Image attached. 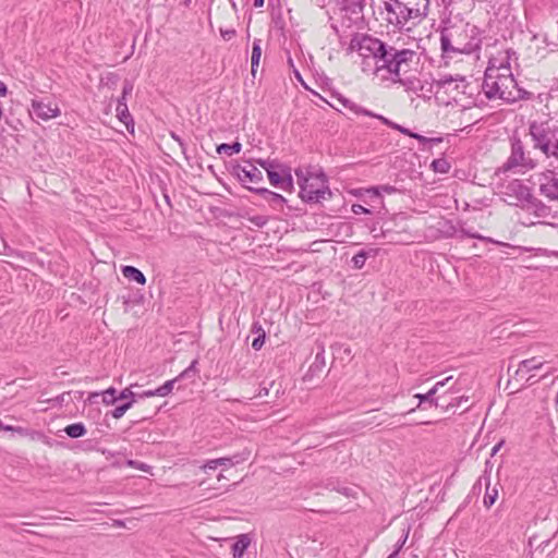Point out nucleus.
<instances>
[{"mask_svg":"<svg viewBox=\"0 0 558 558\" xmlns=\"http://www.w3.org/2000/svg\"><path fill=\"white\" fill-rule=\"evenodd\" d=\"M483 92L489 100L515 102L531 98V94L521 88L513 77L508 61L490 60L484 74Z\"/></svg>","mask_w":558,"mask_h":558,"instance_id":"f257e3e1","label":"nucleus"},{"mask_svg":"<svg viewBox=\"0 0 558 558\" xmlns=\"http://www.w3.org/2000/svg\"><path fill=\"white\" fill-rule=\"evenodd\" d=\"M349 50L356 51L363 59L364 65H367V61L372 60L376 74L385 72V75H387L392 66L400 64L399 62L408 58L407 53H403V49H397L368 35H355L350 41ZM363 71H366L365 66H363Z\"/></svg>","mask_w":558,"mask_h":558,"instance_id":"f03ea898","label":"nucleus"},{"mask_svg":"<svg viewBox=\"0 0 558 558\" xmlns=\"http://www.w3.org/2000/svg\"><path fill=\"white\" fill-rule=\"evenodd\" d=\"M386 21L399 31L411 32L428 15L429 0H383Z\"/></svg>","mask_w":558,"mask_h":558,"instance_id":"7ed1b4c3","label":"nucleus"},{"mask_svg":"<svg viewBox=\"0 0 558 558\" xmlns=\"http://www.w3.org/2000/svg\"><path fill=\"white\" fill-rule=\"evenodd\" d=\"M407 53V60L399 62L383 78L390 80L393 83L401 84L408 92L415 94L417 97H429L432 93V84L417 77V68L420 64V54L412 49H403Z\"/></svg>","mask_w":558,"mask_h":558,"instance_id":"20e7f679","label":"nucleus"},{"mask_svg":"<svg viewBox=\"0 0 558 558\" xmlns=\"http://www.w3.org/2000/svg\"><path fill=\"white\" fill-rule=\"evenodd\" d=\"M533 148L558 162V119L547 118L529 123Z\"/></svg>","mask_w":558,"mask_h":558,"instance_id":"39448f33","label":"nucleus"},{"mask_svg":"<svg viewBox=\"0 0 558 558\" xmlns=\"http://www.w3.org/2000/svg\"><path fill=\"white\" fill-rule=\"evenodd\" d=\"M510 151L507 160L496 169V174H506L508 172L525 173L537 167V160L532 157L531 150L524 142L518 136L512 135L509 138Z\"/></svg>","mask_w":558,"mask_h":558,"instance_id":"423d86ee","label":"nucleus"},{"mask_svg":"<svg viewBox=\"0 0 558 558\" xmlns=\"http://www.w3.org/2000/svg\"><path fill=\"white\" fill-rule=\"evenodd\" d=\"M466 34L456 28H445L440 33V48L442 57L452 58L458 53L471 54L480 48V39L464 41Z\"/></svg>","mask_w":558,"mask_h":558,"instance_id":"0eeeda50","label":"nucleus"},{"mask_svg":"<svg viewBox=\"0 0 558 558\" xmlns=\"http://www.w3.org/2000/svg\"><path fill=\"white\" fill-rule=\"evenodd\" d=\"M295 175L300 185V196L304 202L318 203L330 195L328 186L325 185V175L312 177L308 170L296 169Z\"/></svg>","mask_w":558,"mask_h":558,"instance_id":"6e6552de","label":"nucleus"},{"mask_svg":"<svg viewBox=\"0 0 558 558\" xmlns=\"http://www.w3.org/2000/svg\"><path fill=\"white\" fill-rule=\"evenodd\" d=\"M541 195L549 201H558V175L554 170L545 169L536 174Z\"/></svg>","mask_w":558,"mask_h":558,"instance_id":"1a4fd4ad","label":"nucleus"},{"mask_svg":"<svg viewBox=\"0 0 558 558\" xmlns=\"http://www.w3.org/2000/svg\"><path fill=\"white\" fill-rule=\"evenodd\" d=\"M504 194L508 197H513L515 199V205L521 204V206H523L533 195L531 189L523 184V182L519 179L510 181L505 186Z\"/></svg>","mask_w":558,"mask_h":558,"instance_id":"9d476101","label":"nucleus"},{"mask_svg":"<svg viewBox=\"0 0 558 558\" xmlns=\"http://www.w3.org/2000/svg\"><path fill=\"white\" fill-rule=\"evenodd\" d=\"M271 185L289 191L293 187L291 169L284 165L276 170H269L267 174Z\"/></svg>","mask_w":558,"mask_h":558,"instance_id":"9b49d317","label":"nucleus"},{"mask_svg":"<svg viewBox=\"0 0 558 558\" xmlns=\"http://www.w3.org/2000/svg\"><path fill=\"white\" fill-rule=\"evenodd\" d=\"M32 111L37 118L46 121L60 114V109L56 104L45 102L43 100H34Z\"/></svg>","mask_w":558,"mask_h":558,"instance_id":"f8f14e48","label":"nucleus"},{"mask_svg":"<svg viewBox=\"0 0 558 558\" xmlns=\"http://www.w3.org/2000/svg\"><path fill=\"white\" fill-rule=\"evenodd\" d=\"M238 179L243 183L258 184L263 181V173L255 166L250 165L248 168L236 166L233 169Z\"/></svg>","mask_w":558,"mask_h":558,"instance_id":"ddd939ff","label":"nucleus"},{"mask_svg":"<svg viewBox=\"0 0 558 558\" xmlns=\"http://www.w3.org/2000/svg\"><path fill=\"white\" fill-rule=\"evenodd\" d=\"M196 364H197V361H193L192 364L186 369H184L179 376H177L175 378H173L171 380H167L162 386L155 389V393H158L159 397L168 396L173 390L174 384L177 381H179L185 377H189L192 372L193 373L195 372Z\"/></svg>","mask_w":558,"mask_h":558,"instance_id":"4468645a","label":"nucleus"},{"mask_svg":"<svg viewBox=\"0 0 558 558\" xmlns=\"http://www.w3.org/2000/svg\"><path fill=\"white\" fill-rule=\"evenodd\" d=\"M522 208L534 214L537 218H546L550 215V208L534 195L527 199Z\"/></svg>","mask_w":558,"mask_h":558,"instance_id":"2eb2a0df","label":"nucleus"},{"mask_svg":"<svg viewBox=\"0 0 558 558\" xmlns=\"http://www.w3.org/2000/svg\"><path fill=\"white\" fill-rule=\"evenodd\" d=\"M545 363H546V361L538 356H533L531 359L523 360L519 363V367H518L515 374H517V376L523 377L525 374L530 373L531 371L541 369Z\"/></svg>","mask_w":558,"mask_h":558,"instance_id":"dca6fc26","label":"nucleus"},{"mask_svg":"<svg viewBox=\"0 0 558 558\" xmlns=\"http://www.w3.org/2000/svg\"><path fill=\"white\" fill-rule=\"evenodd\" d=\"M337 100L342 105L343 108L348 109L349 111H351L352 113L359 116V114H363V116H367V117H371V118H374L375 113L361 107L360 105L355 104L354 101L343 97V96H339L337 98Z\"/></svg>","mask_w":558,"mask_h":558,"instance_id":"f3484780","label":"nucleus"},{"mask_svg":"<svg viewBox=\"0 0 558 558\" xmlns=\"http://www.w3.org/2000/svg\"><path fill=\"white\" fill-rule=\"evenodd\" d=\"M442 383H436L432 389L426 393H416L414 398L418 399L416 408H421L424 402H428L432 405L438 407V399L434 396L440 390Z\"/></svg>","mask_w":558,"mask_h":558,"instance_id":"a211bd4d","label":"nucleus"},{"mask_svg":"<svg viewBox=\"0 0 558 558\" xmlns=\"http://www.w3.org/2000/svg\"><path fill=\"white\" fill-rule=\"evenodd\" d=\"M326 489L328 490H335V492H338L340 493L341 495L345 496V497H353L355 498L356 497V493H357V486H344V485H341L340 482L338 481H328L326 483Z\"/></svg>","mask_w":558,"mask_h":558,"instance_id":"6ab92c4d","label":"nucleus"},{"mask_svg":"<svg viewBox=\"0 0 558 558\" xmlns=\"http://www.w3.org/2000/svg\"><path fill=\"white\" fill-rule=\"evenodd\" d=\"M250 544L251 537L247 534L239 535L232 546L233 558H242Z\"/></svg>","mask_w":558,"mask_h":558,"instance_id":"aec40b11","label":"nucleus"},{"mask_svg":"<svg viewBox=\"0 0 558 558\" xmlns=\"http://www.w3.org/2000/svg\"><path fill=\"white\" fill-rule=\"evenodd\" d=\"M377 255V250H361L352 257V264L355 269H362L365 265V262L368 257H375Z\"/></svg>","mask_w":558,"mask_h":558,"instance_id":"412c9836","label":"nucleus"},{"mask_svg":"<svg viewBox=\"0 0 558 558\" xmlns=\"http://www.w3.org/2000/svg\"><path fill=\"white\" fill-rule=\"evenodd\" d=\"M262 57V40L260 39H254L253 47H252V56H251V71L252 75L255 76L257 68L259 65Z\"/></svg>","mask_w":558,"mask_h":558,"instance_id":"4be33fe9","label":"nucleus"},{"mask_svg":"<svg viewBox=\"0 0 558 558\" xmlns=\"http://www.w3.org/2000/svg\"><path fill=\"white\" fill-rule=\"evenodd\" d=\"M250 191L263 195L269 202L274 204H282L286 202L284 197L278 193L271 192L265 187L247 186Z\"/></svg>","mask_w":558,"mask_h":558,"instance_id":"5701e85b","label":"nucleus"},{"mask_svg":"<svg viewBox=\"0 0 558 558\" xmlns=\"http://www.w3.org/2000/svg\"><path fill=\"white\" fill-rule=\"evenodd\" d=\"M122 274L129 280L135 281L142 286H144L146 283V278H145L144 274L134 266L122 267Z\"/></svg>","mask_w":558,"mask_h":558,"instance_id":"b1692460","label":"nucleus"},{"mask_svg":"<svg viewBox=\"0 0 558 558\" xmlns=\"http://www.w3.org/2000/svg\"><path fill=\"white\" fill-rule=\"evenodd\" d=\"M117 118L129 128L130 124H133V118L128 109L126 102L118 101L116 107Z\"/></svg>","mask_w":558,"mask_h":558,"instance_id":"393cba45","label":"nucleus"},{"mask_svg":"<svg viewBox=\"0 0 558 558\" xmlns=\"http://www.w3.org/2000/svg\"><path fill=\"white\" fill-rule=\"evenodd\" d=\"M325 365H326L325 348H324V345L319 344L318 351L316 352V355H315V360L312 363V365L310 366V372L313 374L320 373L323 371V368L325 367Z\"/></svg>","mask_w":558,"mask_h":558,"instance_id":"a878e982","label":"nucleus"},{"mask_svg":"<svg viewBox=\"0 0 558 558\" xmlns=\"http://www.w3.org/2000/svg\"><path fill=\"white\" fill-rule=\"evenodd\" d=\"M242 149V145L239 142H234L232 144H220L217 146L218 154H226L227 156H232L234 154L240 153Z\"/></svg>","mask_w":558,"mask_h":558,"instance_id":"bb28decb","label":"nucleus"},{"mask_svg":"<svg viewBox=\"0 0 558 558\" xmlns=\"http://www.w3.org/2000/svg\"><path fill=\"white\" fill-rule=\"evenodd\" d=\"M66 435L71 438H80L86 434V428L83 423L70 424L64 428Z\"/></svg>","mask_w":558,"mask_h":558,"instance_id":"cd10ccee","label":"nucleus"},{"mask_svg":"<svg viewBox=\"0 0 558 558\" xmlns=\"http://www.w3.org/2000/svg\"><path fill=\"white\" fill-rule=\"evenodd\" d=\"M541 525H542V529L550 531L549 537L546 541L542 542V544L547 545L549 543L550 538L554 537L558 532V520L546 518V519L542 520Z\"/></svg>","mask_w":558,"mask_h":558,"instance_id":"c85d7f7f","label":"nucleus"},{"mask_svg":"<svg viewBox=\"0 0 558 558\" xmlns=\"http://www.w3.org/2000/svg\"><path fill=\"white\" fill-rule=\"evenodd\" d=\"M497 497H498L497 488L496 487L490 488L489 482L486 481V493H485L484 499H483L485 507H487V508L492 507L496 502Z\"/></svg>","mask_w":558,"mask_h":558,"instance_id":"c756f323","label":"nucleus"},{"mask_svg":"<svg viewBox=\"0 0 558 558\" xmlns=\"http://www.w3.org/2000/svg\"><path fill=\"white\" fill-rule=\"evenodd\" d=\"M374 118L380 120L384 124L390 126L391 129H395V130L399 131L400 133L411 137V134H412L411 130H409L400 124H397L380 114L375 113Z\"/></svg>","mask_w":558,"mask_h":558,"instance_id":"7c9ffc66","label":"nucleus"},{"mask_svg":"<svg viewBox=\"0 0 558 558\" xmlns=\"http://www.w3.org/2000/svg\"><path fill=\"white\" fill-rule=\"evenodd\" d=\"M366 192L372 196L378 197L381 195V193L393 194L397 192V189L392 185L386 184V185L371 187Z\"/></svg>","mask_w":558,"mask_h":558,"instance_id":"2f4dec72","label":"nucleus"},{"mask_svg":"<svg viewBox=\"0 0 558 558\" xmlns=\"http://www.w3.org/2000/svg\"><path fill=\"white\" fill-rule=\"evenodd\" d=\"M133 403H134V400H129L128 402H125V403H123V404H121V405L117 407V408L112 411V413H111L112 417H114V418H117V420H118V418H121V417L125 414V412H126L129 409H131V407L133 405Z\"/></svg>","mask_w":558,"mask_h":558,"instance_id":"473e14b6","label":"nucleus"},{"mask_svg":"<svg viewBox=\"0 0 558 558\" xmlns=\"http://www.w3.org/2000/svg\"><path fill=\"white\" fill-rule=\"evenodd\" d=\"M117 390L113 387L108 388L102 392V401L106 404H113L118 401V396H116Z\"/></svg>","mask_w":558,"mask_h":558,"instance_id":"72a5a7b5","label":"nucleus"},{"mask_svg":"<svg viewBox=\"0 0 558 558\" xmlns=\"http://www.w3.org/2000/svg\"><path fill=\"white\" fill-rule=\"evenodd\" d=\"M432 167L436 172L447 173L449 171V163L446 159H436L432 162Z\"/></svg>","mask_w":558,"mask_h":558,"instance_id":"f704fd0d","label":"nucleus"},{"mask_svg":"<svg viewBox=\"0 0 558 558\" xmlns=\"http://www.w3.org/2000/svg\"><path fill=\"white\" fill-rule=\"evenodd\" d=\"M453 83H456V88L457 89L461 88L462 92L465 93V88L468 87V84H466L464 77H460L459 80H454L452 77H449V78H445L442 81V84L444 85H448V86H451Z\"/></svg>","mask_w":558,"mask_h":558,"instance_id":"c9c22d12","label":"nucleus"},{"mask_svg":"<svg viewBox=\"0 0 558 558\" xmlns=\"http://www.w3.org/2000/svg\"><path fill=\"white\" fill-rule=\"evenodd\" d=\"M257 163L264 168L267 172V174L269 173V170H276L278 169L280 166H282V163L276 161V160H264V159H258L257 160Z\"/></svg>","mask_w":558,"mask_h":558,"instance_id":"e433bc0d","label":"nucleus"},{"mask_svg":"<svg viewBox=\"0 0 558 558\" xmlns=\"http://www.w3.org/2000/svg\"><path fill=\"white\" fill-rule=\"evenodd\" d=\"M462 232L469 236V238H472V239H478V240H483V241H486V242H492V243H496L498 245H507L506 243H501V242H498V241H494L493 239L490 238H485L476 232H473L471 230H466V229H463Z\"/></svg>","mask_w":558,"mask_h":558,"instance_id":"4c0bfd02","label":"nucleus"},{"mask_svg":"<svg viewBox=\"0 0 558 558\" xmlns=\"http://www.w3.org/2000/svg\"><path fill=\"white\" fill-rule=\"evenodd\" d=\"M132 90H133V83L131 81L125 80L123 83L122 95L118 99V101L126 102V97L129 95H131Z\"/></svg>","mask_w":558,"mask_h":558,"instance_id":"58836bf2","label":"nucleus"},{"mask_svg":"<svg viewBox=\"0 0 558 558\" xmlns=\"http://www.w3.org/2000/svg\"><path fill=\"white\" fill-rule=\"evenodd\" d=\"M248 220L257 228H263L268 222V218L262 215L252 216L248 218Z\"/></svg>","mask_w":558,"mask_h":558,"instance_id":"ea45409f","label":"nucleus"},{"mask_svg":"<svg viewBox=\"0 0 558 558\" xmlns=\"http://www.w3.org/2000/svg\"><path fill=\"white\" fill-rule=\"evenodd\" d=\"M364 0H342L343 9L354 11V8L362 9Z\"/></svg>","mask_w":558,"mask_h":558,"instance_id":"a19ab883","label":"nucleus"},{"mask_svg":"<svg viewBox=\"0 0 558 558\" xmlns=\"http://www.w3.org/2000/svg\"><path fill=\"white\" fill-rule=\"evenodd\" d=\"M411 137L417 140L422 144L440 143L441 142V138H428V137H425V136L414 133V132H412Z\"/></svg>","mask_w":558,"mask_h":558,"instance_id":"79ce46f5","label":"nucleus"},{"mask_svg":"<svg viewBox=\"0 0 558 558\" xmlns=\"http://www.w3.org/2000/svg\"><path fill=\"white\" fill-rule=\"evenodd\" d=\"M126 465L134 468V469H138L144 472H147L150 469V466L147 465L146 463H143V462H140L136 460H128Z\"/></svg>","mask_w":558,"mask_h":558,"instance_id":"37998d69","label":"nucleus"},{"mask_svg":"<svg viewBox=\"0 0 558 558\" xmlns=\"http://www.w3.org/2000/svg\"><path fill=\"white\" fill-rule=\"evenodd\" d=\"M265 343V332L263 331L259 336H257L253 342L252 348L256 351L260 350L263 344Z\"/></svg>","mask_w":558,"mask_h":558,"instance_id":"c03bdc74","label":"nucleus"},{"mask_svg":"<svg viewBox=\"0 0 558 558\" xmlns=\"http://www.w3.org/2000/svg\"><path fill=\"white\" fill-rule=\"evenodd\" d=\"M215 464H218V466L228 468V466L234 465V461H233V458L223 457V458L215 459Z\"/></svg>","mask_w":558,"mask_h":558,"instance_id":"a18cd8bd","label":"nucleus"},{"mask_svg":"<svg viewBox=\"0 0 558 558\" xmlns=\"http://www.w3.org/2000/svg\"><path fill=\"white\" fill-rule=\"evenodd\" d=\"M123 399L134 400V393L132 392V390L130 388L123 389L120 392V395L118 396V400H123Z\"/></svg>","mask_w":558,"mask_h":558,"instance_id":"49530a36","label":"nucleus"},{"mask_svg":"<svg viewBox=\"0 0 558 558\" xmlns=\"http://www.w3.org/2000/svg\"><path fill=\"white\" fill-rule=\"evenodd\" d=\"M220 35H221V37L225 40H230L232 37L235 36V29H233V28H230V29L220 28Z\"/></svg>","mask_w":558,"mask_h":558,"instance_id":"de8ad7c7","label":"nucleus"},{"mask_svg":"<svg viewBox=\"0 0 558 558\" xmlns=\"http://www.w3.org/2000/svg\"><path fill=\"white\" fill-rule=\"evenodd\" d=\"M352 211L355 214V215H361V214H371V210L365 208L364 206L360 205V204H353L352 205Z\"/></svg>","mask_w":558,"mask_h":558,"instance_id":"09e8293b","label":"nucleus"},{"mask_svg":"<svg viewBox=\"0 0 558 558\" xmlns=\"http://www.w3.org/2000/svg\"><path fill=\"white\" fill-rule=\"evenodd\" d=\"M407 538H408V533L404 535L403 539L397 544V548L395 549V551L388 558H395L398 555L399 550L404 545Z\"/></svg>","mask_w":558,"mask_h":558,"instance_id":"8fccbe9b","label":"nucleus"},{"mask_svg":"<svg viewBox=\"0 0 558 558\" xmlns=\"http://www.w3.org/2000/svg\"><path fill=\"white\" fill-rule=\"evenodd\" d=\"M468 399H469V398H468V397H464V396L459 397V398L454 399V401H453V402H450V403L447 405V408H454V407H459L463 401H468Z\"/></svg>","mask_w":558,"mask_h":558,"instance_id":"3c124183","label":"nucleus"},{"mask_svg":"<svg viewBox=\"0 0 558 558\" xmlns=\"http://www.w3.org/2000/svg\"><path fill=\"white\" fill-rule=\"evenodd\" d=\"M71 392H63L60 396H58L54 400L62 404L64 402H68V399L70 398Z\"/></svg>","mask_w":558,"mask_h":558,"instance_id":"603ef678","label":"nucleus"},{"mask_svg":"<svg viewBox=\"0 0 558 558\" xmlns=\"http://www.w3.org/2000/svg\"><path fill=\"white\" fill-rule=\"evenodd\" d=\"M218 468V464H215V459L214 460H209L207 461L204 465H203V469L206 471V470H215Z\"/></svg>","mask_w":558,"mask_h":558,"instance_id":"864d4df0","label":"nucleus"},{"mask_svg":"<svg viewBox=\"0 0 558 558\" xmlns=\"http://www.w3.org/2000/svg\"><path fill=\"white\" fill-rule=\"evenodd\" d=\"M7 93H8V88H7L5 84L2 81H0V96L4 97L7 95Z\"/></svg>","mask_w":558,"mask_h":558,"instance_id":"5fc2aeb1","label":"nucleus"},{"mask_svg":"<svg viewBox=\"0 0 558 558\" xmlns=\"http://www.w3.org/2000/svg\"><path fill=\"white\" fill-rule=\"evenodd\" d=\"M154 396H158V393H155V390H147V391H144L141 397H154Z\"/></svg>","mask_w":558,"mask_h":558,"instance_id":"6e6d98bb","label":"nucleus"},{"mask_svg":"<svg viewBox=\"0 0 558 558\" xmlns=\"http://www.w3.org/2000/svg\"><path fill=\"white\" fill-rule=\"evenodd\" d=\"M265 0H254L255 8H262L264 5Z\"/></svg>","mask_w":558,"mask_h":558,"instance_id":"4d7b16f0","label":"nucleus"},{"mask_svg":"<svg viewBox=\"0 0 558 558\" xmlns=\"http://www.w3.org/2000/svg\"><path fill=\"white\" fill-rule=\"evenodd\" d=\"M452 379V376H449L445 378L444 380H440L439 383H442L441 388L448 385V383Z\"/></svg>","mask_w":558,"mask_h":558,"instance_id":"13d9d810","label":"nucleus"},{"mask_svg":"<svg viewBox=\"0 0 558 558\" xmlns=\"http://www.w3.org/2000/svg\"><path fill=\"white\" fill-rule=\"evenodd\" d=\"M500 446H501V442H499L496 446H494V448L492 450V454H495L499 450Z\"/></svg>","mask_w":558,"mask_h":558,"instance_id":"bf43d9fd","label":"nucleus"},{"mask_svg":"<svg viewBox=\"0 0 558 558\" xmlns=\"http://www.w3.org/2000/svg\"><path fill=\"white\" fill-rule=\"evenodd\" d=\"M172 137L180 144V146L182 147L183 146V143L182 141L180 140L179 136H177L175 134L172 133Z\"/></svg>","mask_w":558,"mask_h":558,"instance_id":"052dcab7","label":"nucleus"},{"mask_svg":"<svg viewBox=\"0 0 558 558\" xmlns=\"http://www.w3.org/2000/svg\"><path fill=\"white\" fill-rule=\"evenodd\" d=\"M554 372H555V368H550V369H548V371L546 372V374H545L543 377H545V376H547L548 374H551V373H554Z\"/></svg>","mask_w":558,"mask_h":558,"instance_id":"680f3d73","label":"nucleus"},{"mask_svg":"<svg viewBox=\"0 0 558 558\" xmlns=\"http://www.w3.org/2000/svg\"><path fill=\"white\" fill-rule=\"evenodd\" d=\"M535 539H536V536H532V537L530 538V543H532V542H533V541H535Z\"/></svg>","mask_w":558,"mask_h":558,"instance_id":"e2e57ef3","label":"nucleus"},{"mask_svg":"<svg viewBox=\"0 0 558 558\" xmlns=\"http://www.w3.org/2000/svg\"><path fill=\"white\" fill-rule=\"evenodd\" d=\"M532 378H533V376L527 377V378H526V381H531V380H532Z\"/></svg>","mask_w":558,"mask_h":558,"instance_id":"0e129e2a","label":"nucleus"},{"mask_svg":"<svg viewBox=\"0 0 558 558\" xmlns=\"http://www.w3.org/2000/svg\"><path fill=\"white\" fill-rule=\"evenodd\" d=\"M117 525L122 526V525H123V523H122V522H120V521H118V522H117Z\"/></svg>","mask_w":558,"mask_h":558,"instance_id":"69168bd1","label":"nucleus"},{"mask_svg":"<svg viewBox=\"0 0 558 558\" xmlns=\"http://www.w3.org/2000/svg\"><path fill=\"white\" fill-rule=\"evenodd\" d=\"M99 393L98 392H95L92 395V397H97Z\"/></svg>","mask_w":558,"mask_h":558,"instance_id":"338daca9","label":"nucleus"}]
</instances>
